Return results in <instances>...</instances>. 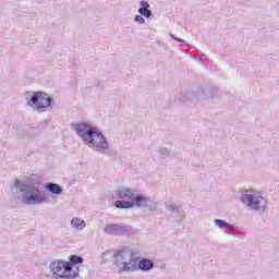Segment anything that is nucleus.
Here are the masks:
<instances>
[{"label":"nucleus","instance_id":"f257e3e1","mask_svg":"<svg viewBox=\"0 0 279 279\" xmlns=\"http://www.w3.org/2000/svg\"><path fill=\"white\" fill-rule=\"evenodd\" d=\"M75 132L81 136L86 145H92L97 150L108 149V141L104 134H101L97 129L92 128L87 123L76 124L74 128Z\"/></svg>","mask_w":279,"mask_h":279},{"label":"nucleus","instance_id":"f03ea898","mask_svg":"<svg viewBox=\"0 0 279 279\" xmlns=\"http://www.w3.org/2000/svg\"><path fill=\"white\" fill-rule=\"evenodd\" d=\"M113 266L118 274H129L138 269L136 259L130 258V254L125 251H116L113 253Z\"/></svg>","mask_w":279,"mask_h":279},{"label":"nucleus","instance_id":"7ed1b4c3","mask_svg":"<svg viewBox=\"0 0 279 279\" xmlns=\"http://www.w3.org/2000/svg\"><path fill=\"white\" fill-rule=\"evenodd\" d=\"M50 269L59 278H77L80 276V268L69 262H52Z\"/></svg>","mask_w":279,"mask_h":279},{"label":"nucleus","instance_id":"20e7f679","mask_svg":"<svg viewBox=\"0 0 279 279\" xmlns=\"http://www.w3.org/2000/svg\"><path fill=\"white\" fill-rule=\"evenodd\" d=\"M241 202L243 204H246L248 208H252L253 210H258L260 206H265L267 204V201L265 197H263V194L260 192H257L255 194H243L241 196Z\"/></svg>","mask_w":279,"mask_h":279},{"label":"nucleus","instance_id":"39448f33","mask_svg":"<svg viewBox=\"0 0 279 279\" xmlns=\"http://www.w3.org/2000/svg\"><path fill=\"white\" fill-rule=\"evenodd\" d=\"M32 106H36L38 109L49 108L51 106V97L41 92H36L31 98Z\"/></svg>","mask_w":279,"mask_h":279},{"label":"nucleus","instance_id":"423d86ee","mask_svg":"<svg viewBox=\"0 0 279 279\" xmlns=\"http://www.w3.org/2000/svg\"><path fill=\"white\" fill-rule=\"evenodd\" d=\"M134 206H137V208H142V206H147V198L138 195L134 198V201L116 202V208H134Z\"/></svg>","mask_w":279,"mask_h":279},{"label":"nucleus","instance_id":"0eeeda50","mask_svg":"<svg viewBox=\"0 0 279 279\" xmlns=\"http://www.w3.org/2000/svg\"><path fill=\"white\" fill-rule=\"evenodd\" d=\"M22 192L31 194V196L26 197L27 204H36V202H40V198L36 195V185L34 183L25 184Z\"/></svg>","mask_w":279,"mask_h":279},{"label":"nucleus","instance_id":"6e6552de","mask_svg":"<svg viewBox=\"0 0 279 279\" xmlns=\"http://www.w3.org/2000/svg\"><path fill=\"white\" fill-rule=\"evenodd\" d=\"M137 269L149 271L150 269H154V262L151 259L143 258L138 262Z\"/></svg>","mask_w":279,"mask_h":279},{"label":"nucleus","instance_id":"1a4fd4ad","mask_svg":"<svg viewBox=\"0 0 279 279\" xmlns=\"http://www.w3.org/2000/svg\"><path fill=\"white\" fill-rule=\"evenodd\" d=\"M116 194L120 199H132V197H134V193H132L130 189L118 190Z\"/></svg>","mask_w":279,"mask_h":279},{"label":"nucleus","instance_id":"9d476101","mask_svg":"<svg viewBox=\"0 0 279 279\" xmlns=\"http://www.w3.org/2000/svg\"><path fill=\"white\" fill-rule=\"evenodd\" d=\"M141 7L138 12L142 16H145L146 19H149L151 16V11H149V3L146 1L141 2Z\"/></svg>","mask_w":279,"mask_h":279},{"label":"nucleus","instance_id":"9b49d317","mask_svg":"<svg viewBox=\"0 0 279 279\" xmlns=\"http://www.w3.org/2000/svg\"><path fill=\"white\" fill-rule=\"evenodd\" d=\"M71 225L73 226V228H76L77 230H84V228H86V223L84 222V220L80 218H73Z\"/></svg>","mask_w":279,"mask_h":279},{"label":"nucleus","instance_id":"f8f14e48","mask_svg":"<svg viewBox=\"0 0 279 279\" xmlns=\"http://www.w3.org/2000/svg\"><path fill=\"white\" fill-rule=\"evenodd\" d=\"M48 191H50V193H53L54 195H60V193H62V187H60V185L56 184V183H49L47 185Z\"/></svg>","mask_w":279,"mask_h":279},{"label":"nucleus","instance_id":"ddd939ff","mask_svg":"<svg viewBox=\"0 0 279 279\" xmlns=\"http://www.w3.org/2000/svg\"><path fill=\"white\" fill-rule=\"evenodd\" d=\"M70 262L72 263V265H81V263H84V259L77 255H72L70 257Z\"/></svg>","mask_w":279,"mask_h":279},{"label":"nucleus","instance_id":"4468645a","mask_svg":"<svg viewBox=\"0 0 279 279\" xmlns=\"http://www.w3.org/2000/svg\"><path fill=\"white\" fill-rule=\"evenodd\" d=\"M216 226H218V228H230V225H228L226 221L223 220H219L216 219L215 220Z\"/></svg>","mask_w":279,"mask_h":279},{"label":"nucleus","instance_id":"2eb2a0df","mask_svg":"<svg viewBox=\"0 0 279 279\" xmlns=\"http://www.w3.org/2000/svg\"><path fill=\"white\" fill-rule=\"evenodd\" d=\"M135 21H136L137 23H145V19H143V16H141V15H136V16H135Z\"/></svg>","mask_w":279,"mask_h":279},{"label":"nucleus","instance_id":"dca6fc26","mask_svg":"<svg viewBox=\"0 0 279 279\" xmlns=\"http://www.w3.org/2000/svg\"><path fill=\"white\" fill-rule=\"evenodd\" d=\"M179 40V43H184V40H182V39H178Z\"/></svg>","mask_w":279,"mask_h":279}]
</instances>
